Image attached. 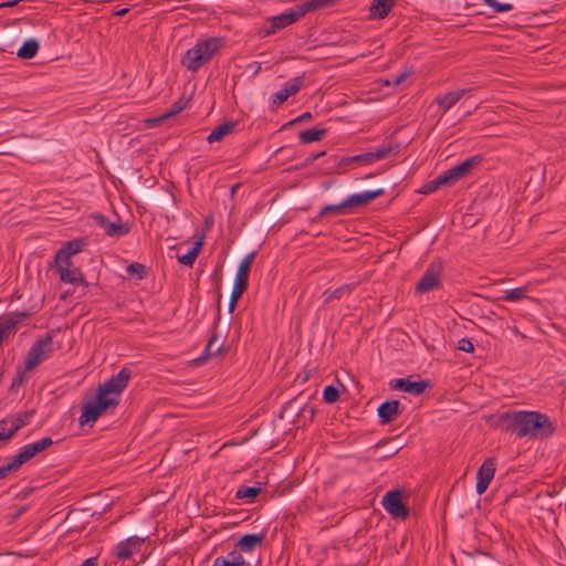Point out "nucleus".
<instances>
[{"label":"nucleus","mask_w":566,"mask_h":566,"mask_svg":"<svg viewBox=\"0 0 566 566\" xmlns=\"http://www.w3.org/2000/svg\"><path fill=\"white\" fill-rule=\"evenodd\" d=\"M501 430L517 438L543 440L552 437L555 426L546 413L528 410H510L497 418Z\"/></svg>","instance_id":"obj_1"},{"label":"nucleus","mask_w":566,"mask_h":566,"mask_svg":"<svg viewBox=\"0 0 566 566\" xmlns=\"http://www.w3.org/2000/svg\"><path fill=\"white\" fill-rule=\"evenodd\" d=\"M223 44V38L218 36L199 40L181 57L182 66L190 72H197L219 53Z\"/></svg>","instance_id":"obj_2"},{"label":"nucleus","mask_w":566,"mask_h":566,"mask_svg":"<svg viewBox=\"0 0 566 566\" xmlns=\"http://www.w3.org/2000/svg\"><path fill=\"white\" fill-rule=\"evenodd\" d=\"M53 336L51 333H49L43 338L36 340L29 349L24 361V370H33L42 361L48 359L53 354Z\"/></svg>","instance_id":"obj_3"},{"label":"nucleus","mask_w":566,"mask_h":566,"mask_svg":"<svg viewBox=\"0 0 566 566\" xmlns=\"http://www.w3.org/2000/svg\"><path fill=\"white\" fill-rule=\"evenodd\" d=\"M443 272L442 262L439 259L433 260L422 276L419 279L416 284L415 292L416 294H423L437 290L441 286V277Z\"/></svg>","instance_id":"obj_4"},{"label":"nucleus","mask_w":566,"mask_h":566,"mask_svg":"<svg viewBox=\"0 0 566 566\" xmlns=\"http://www.w3.org/2000/svg\"><path fill=\"white\" fill-rule=\"evenodd\" d=\"M129 378L130 370L125 367L120 369L117 375L111 377L103 385H101L97 389V394L106 399H115L119 402V396L127 387Z\"/></svg>","instance_id":"obj_5"},{"label":"nucleus","mask_w":566,"mask_h":566,"mask_svg":"<svg viewBox=\"0 0 566 566\" xmlns=\"http://www.w3.org/2000/svg\"><path fill=\"white\" fill-rule=\"evenodd\" d=\"M118 401L115 399H106L97 394V399L94 402L86 403L83 407L82 415L78 419L81 426L88 422H94L102 416L108 408L116 407Z\"/></svg>","instance_id":"obj_6"},{"label":"nucleus","mask_w":566,"mask_h":566,"mask_svg":"<svg viewBox=\"0 0 566 566\" xmlns=\"http://www.w3.org/2000/svg\"><path fill=\"white\" fill-rule=\"evenodd\" d=\"M411 492L406 489L391 490V518L406 521L410 515Z\"/></svg>","instance_id":"obj_7"},{"label":"nucleus","mask_w":566,"mask_h":566,"mask_svg":"<svg viewBox=\"0 0 566 566\" xmlns=\"http://www.w3.org/2000/svg\"><path fill=\"white\" fill-rule=\"evenodd\" d=\"M302 17L297 6H294L284 12L273 15L268 19L266 23L269 24V28L264 29V35H271L274 34L277 30H281L285 27H289L296 21H298Z\"/></svg>","instance_id":"obj_8"},{"label":"nucleus","mask_w":566,"mask_h":566,"mask_svg":"<svg viewBox=\"0 0 566 566\" xmlns=\"http://www.w3.org/2000/svg\"><path fill=\"white\" fill-rule=\"evenodd\" d=\"M482 161V156L475 155L467 158L464 161L459 165L451 167L446 170L444 178L448 180L449 186L454 185L459 180L469 176L474 167H476Z\"/></svg>","instance_id":"obj_9"},{"label":"nucleus","mask_w":566,"mask_h":566,"mask_svg":"<svg viewBox=\"0 0 566 566\" xmlns=\"http://www.w3.org/2000/svg\"><path fill=\"white\" fill-rule=\"evenodd\" d=\"M495 460L493 458H488L478 469L475 491L479 495L486 491L491 481L493 480L495 474Z\"/></svg>","instance_id":"obj_10"},{"label":"nucleus","mask_w":566,"mask_h":566,"mask_svg":"<svg viewBox=\"0 0 566 566\" xmlns=\"http://www.w3.org/2000/svg\"><path fill=\"white\" fill-rule=\"evenodd\" d=\"M255 252L247 254L239 264L234 286L232 291L243 294L248 287L249 274L251 265L254 261Z\"/></svg>","instance_id":"obj_11"},{"label":"nucleus","mask_w":566,"mask_h":566,"mask_svg":"<svg viewBox=\"0 0 566 566\" xmlns=\"http://www.w3.org/2000/svg\"><path fill=\"white\" fill-rule=\"evenodd\" d=\"M388 153H389V148L384 147L381 149H378L377 151H368V153H364V154L355 155V156H350V157H343L339 161V165L344 166V167H346L350 164L369 165L371 163H375L379 159L385 158Z\"/></svg>","instance_id":"obj_12"},{"label":"nucleus","mask_w":566,"mask_h":566,"mask_svg":"<svg viewBox=\"0 0 566 566\" xmlns=\"http://www.w3.org/2000/svg\"><path fill=\"white\" fill-rule=\"evenodd\" d=\"M429 387L430 382L426 380L413 381L409 378H398L391 381V389L408 392L413 396L421 395Z\"/></svg>","instance_id":"obj_13"},{"label":"nucleus","mask_w":566,"mask_h":566,"mask_svg":"<svg viewBox=\"0 0 566 566\" xmlns=\"http://www.w3.org/2000/svg\"><path fill=\"white\" fill-rule=\"evenodd\" d=\"M144 539L138 536H132L119 542L115 547V555L119 560L129 559L135 553L142 548Z\"/></svg>","instance_id":"obj_14"},{"label":"nucleus","mask_w":566,"mask_h":566,"mask_svg":"<svg viewBox=\"0 0 566 566\" xmlns=\"http://www.w3.org/2000/svg\"><path fill=\"white\" fill-rule=\"evenodd\" d=\"M384 193L382 189L368 190L359 193H354L345 199V205L349 211V214L355 211L356 208L368 205L371 200L376 199Z\"/></svg>","instance_id":"obj_15"},{"label":"nucleus","mask_w":566,"mask_h":566,"mask_svg":"<svg viewBox=\"0 0 566 566\" xmlns=\"http://www.w3.org/2000/svg\"><path fill=\"white\" fill-rule=\"evenodd\" d=\"M471 90L451 91L443 95H438L434 103L438 105V113L443 116L450 108H452L468 92Z\"/></svg>","instance_id":"obj_16"},{"label":"nucleus","mask_w":566,"mask_h":566,"mask_svg":"<svg viewBox=\"0 0 566 566\" xmlns=\"http://www.w3.org/2000/svg\"><path fill=\"white\" fill-rule=\"evenodd\" d=\"M53 444V440L50 437H45L36 442L27 444L22 448V450L17 454L19 458V461L22 462V464L30 461L33 457H35L38 453L44 451L49 447Z\"/></svg>","instance_id":"obj_17"},{"label":"nucleus","mask_w":566,"mask_h":566,"mask_svg":"<svg viewBox=\"0 0 566 566\" xmlns=\"http://www.w3.org/2000/svg\"><path fill=\"white\" fill-rule=\"evenodd\" d=\"M96 223L105 230V233L112 238L124 237L129 232V227L123 222H111L105 216H94Z\"/></svg>","instance_id":"obj_18"},{"label":"nucleus","mask_w":566,"mask_h":566,"mask_svg":"<svg viewBox=\"0 0 566 566\" xmlns=\"http://www.w3.org/2000/svg\"><path fill=\"white\" fill-rule=\"evenodd\" d=\"M219 321H220V314L218 313L217 318L213 323L212 334H211L209 342L205 348V352L199 358L196 359L198 364H203L210 357L219 355L223 352V345L222 344L217 345L219 336H218L216 329L219 324Z\"/></svg>","instance_id":"obj_19"},{"label":"nucleus","mask_w":566,"mask_h":566,"mask_svg":"<svg viewBox=\"0 0 566 566\" xmlns=\"http://www.w3.org/2000/svg\"><path fill=\"white\" fill-rule=\"evenodd\" d=\"M297 402V399L294 398V399H291L290 401H287L281 409V412H280V418L284 419H290L292 422H295L296 418L300 417L301 415L305 413L306 411H308L310 413V419L313 420L314 416H315V409L313 408H307L306 405H303L302 407L300 408H295V403Z\"/></svg>","instance_id":"obj_20"},{"label":"nucleus","mask_w":566,"mask_h":566,"mask_svg":"<svg viewBox=\"0 0 566 566\" xmlns=\"http://www.w3.org/2000/svg\"><path fill=\"white\" fill-rule=\"evenodd\" d=\"M55 266L60 274V280L65 283L71 284H83L87 285L86 281L82 276V273L80 270H71V262H61L55 263Z\"/></svg>","instance_id":"obj_21"},{"label":"nucleus","mask_w":566,"mask_h":566,"mask_svg":"<svg viewBox=\"0 0 566 566\" xmlns=\"http://www.w3.org/2000/svg\"><path fill=\"white\" fill-rule=\"evenodd\" d=\"M264 541V534H245L241 536V538L235 544V549L242 554L250 553L254 551L256 547H261L262 543Z\"/></svg>","instance_id":"obj_22"},{"label":"nucleus","mask_w":566,"mask_h":566,"mask_svg":"<svg viewBox=\"0 0 566 566\" xmlns=\"http://www.w3.org/2000/svg\"><path fill=\"white\" fill-rule=\"evenodd\" d=\"M82 242L80 240H73L65 243L55 254L54 262H71V258L78 253L82 249Z\"/></svg>","instance_id":"obj_23"},{"label":"nucleus","mask_w":566,"mask_h":566,"mask_svg":"<svg viewBox=\"0 0 566 566\" xmlns=\"http://www.w3.org/2000/svg\"><path fill=\"white\" fill-rule=\"evenodd\" d=\"M212 566H250L242 554L238 551H231L227 556L214 558Z\"/></svg>","instance_id":"obj_24"},{"label":"nucleus","mask_w":566,"mask_h":566,"mask_svg":"<svg viewBox=\"0 0 566 566\" xmlns=\"http://www.w3.org/2000/svg\"><path fill=\"white\" fill-rule=\"evenodd\" d=\"M356 287L355 283H346L335 290H326L323 293L324 303L328 304L334 300H340L344 296H348Z\"/></svg>","instance_id":"obj_25"},{"label":"nucleus","mask_w":566,"mask_h":566,"mask_svg":"<svg viewBox=\"0 0 566 566\" xmlns=\"http://www.w3.org/2000/svg\"><path fill=\"white\" fill-rule=\"evenodd\" d=\"M237 126V122H226L217 126L210 135L207 137V142L212 144L216 142H220L226 136L232 134Z\"/></svg>","instance_id":"obj_26"},{"label":"nucleus","mask_w":566,"mask_h":566,"mask_svg":"<svg viewBox=\"0 0 566 566\" xmlns=\"http://www.w3.org/2000/svg\"><path fill=\"white\" fill-rule=\"evenodd\" d=\"M33 411H25L17 413L15 416L7 418L10 423V432L8 436H14L17 431L27 426L32 417Z\"/></svg>","instance_id":"obj_27"},{"label":"nucleus","mask_w":566,"mask_h":566,"mask_svg":"<svg viewBox=\"0 0 566 566\" xmlns=\"http://www.w3.org/2000/svg\"><path fill=\"white\" fill-rule=\"evenodd\" d=\"M187 104H188V99L181 97V98L177 99L166 113H164L161 116H159L157 118L151 119L150 122L153 124L161 123L163 120L179 114L181 111H184L187 107Z\"/></svg>","instance_id":"obj_28"},{"label":"nucleus","mask_w":566,"mask_h":566,"mask_svg":"<svg viewBox=\"0 0 566 566\" xmlns=\"http://www.w3.org/2000/svg\"><path fill=\"white\" fill-rule=\"evenodd\" d=\"M332 2L333 0H307L304 3L296 6L302 17H304L307 12H313L329 7Z\"/></svg>","instance_id":"obj_29"},{"label":"nucleus","mask_w":566,"mask_h":566,"mask_svg":"<svg viewBox=\"0 0 566 566\" xmlns=\"http://www.w3.org/2000/svg\"><path fill=\"white\" fill-rule=\"evenodd\" d=\"M327 130L325 128H310L300 133L298 138L303 144H308L313 142H318L323 139L326 135Z\"/></svg>","instance_id":"obj_30"},{"label":"nucleus","mask_w":566,"mask_h":566,"mask_svg":"<svg viewBox=\"0 0 566 566\" xmlns=\"http://www.w3.org/2000/svg\"><path fill=\"white\" fill-rule=\"evenodd\" d=\"M369 12L373 19H384L389 13V0H373Z\"/></svg>","instance_id":"obj_31"},{"label":"nucleus","mask_w":566,"mask_h":566,"mask_svg":"<svg viewBox=\"0 0 566 566\" xmlns=\"http://www.w3.org/2000/svg\"><path fill=\"white\" fill-rule=\"evenodd\" d=\"M39 51V42L35 39L27 40L18 50V56L22 60H30L35 56Z\"/></svg>","instance_id":"obj_32"},{"label":"nucleus","mask_w":566,"mask_h":566,"mask_svg":"<svg viewBox=\"0 0 566 566\" xmlns=\"http://www.w3.org/2000/svg\"><path fill=\"white\" fill-rule=\"evenodd\" d=\"M442 186H449L448 180L444 178V174L437 176L434 179L430 180L429 182L424 184L421 189L419 190L420 193L423 195H430L434 191H437Z\"/></svg>","instance_id":"obj_33"},{"label":"nucleus","mask_w":566,"mask_h":566,"mask_svg":"<svg viewBox=\"0 0 566 566\" xmlns=\"http://www.w3.org/2000/svg\"><path fill=\"white\" fill-rule=\"evenodd\" d=\"M328 214H334V216L349 214L347 206L345 205V200H343L340 203H337V205L324 206L321 209V211L318 213V217L322 218V217H325V216H328Z\"/></svg>","instance_id":"obj_34"},{"label":"nucleus","mask_w":566,"mask_h":566,"mask_svg":"<svg viewBox=\"0 0 566 566\" xmlns=\"http://www.w3.org/2000/svg\"><path fill=\"white\" fill-rule=\"evenodd\" d=\"M260 486L241 485L235 492V497L240 500H248V502H252L253 499L260 494Z\"/></svg>","instance_id":"obj_35"},{"label":"nucleus","mask_w":566,"mask_h":566,"mask_svg":"<svg viewBox=\"0 0 566 566\" xmlns=\"http://www.w3.org/2000/svg\"><path fill=\"white\" fill-rule=\"evenodd\" d=\"M202 243L200 241L196 242L195 245L184 255L178 256V261L187 266H192L196 259L199 255Z\"/></svg>","instance_id":"obj_36"},{"label":"nucleus","mask_w":566,"mask_h":566,"mask_svg":"<svg viewBox=\"0 0 566 566\" xmlns=\"http://www.w3.org/2000/svg\"><path fill=\"white\" fill-rule=\"evenodd\" d=\"M528 292L527 286L516 287L510 291H506L502 296V300L506 302H518L526 297V293Z\"/></svg>","instance_id":"obj_37"},{"label":"nucleus","mask_w":566,"mask_h":566,"mask_svg":"<svg viewBox=\"0 0 566 566\" xmlns=\"http://www.w3.org/2000/svg\"><path fill=\"white\" fill-rule=\"evenodd\" d=\"M21 465L23 464L15 454L7 464L0 467V480L7 478L9 473L18 471Z\"/></svg>","instance_id":"obj_38"},{"label":"nucleus","mask_w":566,"mask_h":566,"mask_svg":"<svg viewBox=\"0 0 566 566\" xmlns=\"http://www.w3.org/2000/svg\"><path fill=\"white\" fill-rule=\"evenodd\" d=\"M303 84V76H296L289 81L283 88L289 93V96H292L300 92Z\"/></svg>","instance_id":"obj_39"},{"label":"nucleus","mask_w":566,"mask_h":566,"mask_svg":"<svg viewBox=\"0 0 566 566\" xmlns=\"http://www.w3.org/2000/svg\"><path fill=\"white\" fill-rule=\"evenodd\" d=\"M127 273L130 274L132 276H135L138 280H142L146 276L147 270L144 264L134 262L127 266Z\"/></svg>","instance_id":"obj_40"},{"label":"nucleus","mask_w":566,"mask_h":566,"mask_svg":"<svg viewBox=\"0 0 566 566\" xmlns=\"http://www.w3.org/2000/svg\"><path fill=\"white\" fill-rule=\"evenodd\" d=\"M339 398V389L333 385L326 386L323 391V400L326 403H334Z\"/></svg>","instance_id":"obj_41"},{"label":"nucleus","mask_w":566,"mask_h":566,"mask_svg":"<svg viewBox=\"0 0 566 566\" xmlns=\"http://www.w3.org/2000/svg\"><path fill=\"white\" fill-rule=\"evenodd\" d=\"M486 6L493 9L494 12H509L513 10V6L511 3H502L497 0H483Z\"/></svg>","instance_id":"obj_42"},{"label":"nucleus","mask_w":566,"mask_h":566,"mask_svg":"<svg viewBox=\"0 0 566 566\" xmlns=\"http://www.w3.org/2000/svg\"><path fill=\"white\" fill-rule=\"evenodd\" d=\"M411 75H412L411 71H403L402 73H400L398 76H396L391 81V86L398 87L401 85H409L410 82H408V80Z\"/></svg>","instance_id":"obj_43"},{"label":"nucleus","mask_w":566,"mask_h":566,"mask_svg":"<svg viewBox=\"0 0 566 566\" xmlns=\"http://www.w3.org/2000/svg\"><path fill=\"white\" fill-rule=\"evenodd\" d=\"M378 415L381 419L382 424L389 423V400H385L379 407H378Z\"/></svg>","instance_id":"obj_44"},{"label":"nucleus","mask_w":566,"mask_h":566,"mask_svg":"<svg viewBox=\"0 0 566 566\" xmlns=\"http://www.w3.org/2000/svg\"><path fill=\"white\" fill-rule=\"evenodd\" d=\"M10 432V423L7 418L0 420V440H8L13 436H8Z\"/></svg>","instance_id":"obj_45"},{"label":"nucleus","mask_w":566,"mask_h":566,"mask_svg":"<svg viewBox=\"0 0 566 566\" xmlns=\"http://www.w3.org/2000/svg\"><path fill=\"white\" fill-rule=\"evenodd\" d=\"M289 93L282 88V90H279L274 95H273V99H272V103L273 105L275 106H280L281 104H283L287 98H289Z\"/></svg>","instance_id":"obj_46"},{"label":"nucleus","mask_w":566,"mask_h":566,"mask_svg":"<svg viewBox=\"0 0 566 566\" xmlns=\"http://www.w3.org/2000/svg\"><path fill=\"white\" fill-rule=\"evenodd\" d=\"M457 348L459 350H462V352H465V353H473L474 345H473V343L469 338H461L458 342Z\"/></svg>","instance_id":"obj_47"},{"label":"nucleus","mask_w":566,"mask_h":566,"mask_svg":"<svg viewBox=\"0 0 566 566\" xmlns=\"http://www.w3.org/2000/svg\"><path fill=\"white\" fill-rule=\"evenodd\" d=\"M396 441L395 446H391V449H394V452H391V457L397 453L399 450H401L407 444V439L401 438L400 436L392 437L391 436V442Z\"/></svg>","instance_id":"obj_48"},{"label":"nucleus","mask_w":566,"mask_h":566,"mask_svg":"<svg viewBox=\"0 0 566 566\" xmlns=\"http://www.w3.org/2000/svg\"><path fill=\"white\" fill-rule=\"evenodd\" d=\"M242 296L241 293L232 291L229 302V312L232 313L237 306L238 300Z\"/></svg>","instance_id":"obj_49"},{"label":"nucleus","mask_w":566,"mask_h":566,"mask_svg":"<svg viewBox=\"0 0 566 566\" xmlns=\"http://www.w3.org/2000/svg\"><path fill=\"white\" fill-rule=\"evenodd\" d=\"M326 153L325 151H321V153H316V154H312L310 155L304 164H303V167H306V166H310L312 165L314 161H316L318 158H321L322 156H324Z\"/></svg>","instance_id":"obj_50"},{"label":"nucleus","mask_w":566,"mask_h":566,"mask_svg":"<svg viewBox=\"0 0 566 566\" xmlns=\"http://www.w3.org/2000/svg\"><path fill=\"white\" fill-rule=\"evenodd\" d=\"M312 117H313L312 114L310 112H306V113H303L302 115H300L298 117H296L295 119L291 120L287 125H293L294 123L310 120V119H312Z\"/></svg>","instance_id":"obj_51"},{"label":"nucleus","mask_w":566,"mask_h":566,"mask_svg":"<svg viewBox=\"0 0 566 566\" xmlns=\"http://www.w3.org/2000/svg\"><path fill=\"white\" fill-rule=\"evenodd\" d=\"M399 401L396 399H391V421L394 420V416L399 412Z\"/></svg>","instance_id":"obj_52"},{"label":"nucleus","mask_w":566,"mask_h":566,"mask_svg":"<svg viewBox=\"0 0 566 566\" xmlns=\"http://www.w3.org/2000/svg\"><path fill=\"white\" fill-rule=\"evenodd\" d=\"M381 504H382L384 509L386 510V512L389 513V491L384 493V495L381 496Z\"/></svg>","instance_id":"obj_53"},{"label":"nucleus","mask_w":566,"mask_h":566,"mask_svg":"<svg viewBox=\"0 0 566 566\" xmlns=\"http://www.w3.org/2000/svg\"><path fill=\"white\" fill-rule=\"evenodd\" d=\"M80 566H98L97 557H90L85 559Z\"/></svg>","instance_id":"obj_54"},{"label":"nucleus","mask_w":566,"mask_h":566,"mask_svg":"<svg viewBox=\"0 0 566 566\" xmlns=\"http://www.w3.org/2000/svg\"><path fill=\"white\" fill-rule=\"evenodd\" d=\"M128 11H129V8H123V9H120V10L115 11V13H114V14H115V15H117V17H123V15H125Z\"/></svg>","instance_id":"obj_55"},{"label":"nucleus","mask_w":566,"mask_h":566,"mask_svg":"<svg viewBox=\"0 0 566 566\" xmlns=\"http://www.w3.org/2000/svg\"><path fill=\"white\" fill-rule=\"evenodd\" d=\"M239 187H240V184H235V185H233V186H232V188H231V195H232V196L234 195V192L237 191V189H238Z\"/></svg>","instance_id":"obj_56"},{"label":"nucleus","mask_w":566,"mask_h":566,"mask_svg":"<svg viewBox=\"0 0 566 566\" xmlns=\"http://www.w3.org/2000/svg\"><path fill=\"white\" fill-rule=\"evenodd\" d=\"M256 67H254V73H258L260 70H261V64L260 63H254Z\"/></svg>","instance_id":"obj_57"},{"label":"nucleus","mask_w":566,"mask_h":566,"mask_svg":"<svg viewBox=\"0 0 566 566\" xmlns=\"http://www.w3.org/2000/svg\"><path fill=\"white\" fill-rule=\"evenodd\" d=\"M24 511H25V507H21V509H19V511H18L17 515H21Z\"/></svg>","instance_id":"obj_58"},{"label":"nucleus","mask_w":566,"mask_h":566,"mask_svg":"<svg viewBox=\"0 0 566 566\" xmlns=\"http://www.w3.org/2000/svg\"><path fill=\"white\" fill-rule=\"evenodd\" d=\"M380 446H381V442L374 447L375 452L379 449Z\"/></svg>","instance_id":"obj_59"},{"label":"nucleus","mask_w":566,"mask_h":566,"mask_svg":"<svg viewBox=\"0 0 566 566\" xmlns=\"http://www.w3.org/2000/svg\"><path fill=\"white\" fill-rule=\"evenodd\" d=\"M385 85H389V80H385Z\"/></svg>","instance_id":"obj_60"},{"label":"nucleus","mask_w":566,"mask_h":566,"mask_svg":"<svg viewBox=\"0 0 566 566\" xmlns=\"http://www.w3.org/2000/svg\"><path fill=\"white\" fill-rule=\"evenodd\" d=\"M395 0H391V7L394 6Z\"/></svg>","instance_id":"obj_61"}]
</instances>
